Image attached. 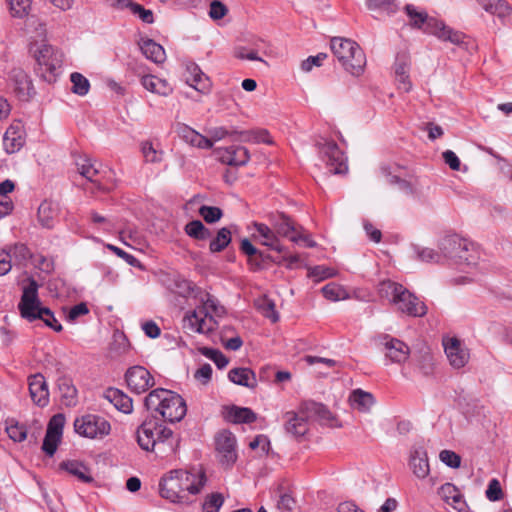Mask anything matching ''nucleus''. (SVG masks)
I'll return each mask as SVG.
<instances>
[{
	"label": "nucleus",
	"mask_w": 512,
	"mask_h": 512,
	"mask_svg": "<svg viewBox=\"0 0 512 512\" xmlns=\"http://www.w3.org/2000/svg\"><path fill=\"white\" fill-rule=\"evenodd\" d=\"M439 249L442 260L450 259L463 269H472L478 264L479 251L475 244L458 235L445 236L439 243Z\"/></svg>",
	"instance_id": "6"
},
{
	"label": "nucleus",
	"mask_w": 512,
	"mask_h": 512,
	"mask_svg": "<svg viewBox=\"0 0 512 512\" xmlns=\"http://www.w3.org/2000/svg\"><path fill=\"white\" fill-rule=\"evenodd\" d=\"M253 226L256 231L253 236L258 239L262 245L267 246L279 253L284 251V247L282 246L272 226L270 227L266 224L257 222H255Z\"/></svg>",
	"instance_id": "23"
},
{
	"label": "nucleus",
	"mask_w": 512,
	"mask_h": 512,
	"mask_svg": "<svg viewBox=\"0 0 512 512\" xmlns=\"http://www.w3.org/2000/svg\"><path fill=\"white\" fill-rule=\"evenodd\" d=\"M319 149L330 173L343 174L347 171L346 159L335 142L327 141L319 144Z\"/></svg>",
	"instance_id": "13"
},
{
	"label": "nucleus",
	"mask_w": 512,
	"mask_h": 512,
	"mask_svg": "<svg viewBox=\"0 0 512 512\" xmlns=\"http://www.w3.org/2000/svg\"><path fill=\"white\" fill-rule=\"evenodd\" d=\"M202 355L212 360L219 369H223L228 365V358L219 350L204 347L200 349Z\"/></svg>",
	"instance_id": "47"
},
{
	"label": "nucleus",
	"mask_w": 512,
	"mask_h": 512,
	"mask_svg": "<svg viewBox=\"0 0 512 512\" xmlns=\"http://www.w3.org/2000/svg\"><path fill=\"white\" fill-rule=\"evenodd\" d=\"M224 503V498L220 493H212L208 495L202 505L204 512H219Z\"/></svg>",
	"instance_id": "49"
},
{
	"label": "nucleus",
	"mask_w": 512,
	"mask_h": 512,
	"mask_svg": "<svg viewBox=\"0 0 512 512\" xmlns=\"http://www.w3.org/2000/svg\"><path fill=\"white\" fill-rule=\"evenodd\" d=\"M61 398L66 406H74L77 402V390L68 379H61L58 383Z\"/></svg>",
	"instance_id": "39"
},
{
	"label": "nucleus",
	"mask_w": 512,
	"mask_h": 512,
	"mask_svg": "<svg viewBox=\"0 0 512 512\" xmlns=\"http://www.w3.org/2000/svg\"><path fill=\"white\" fill-rule=\"evenodd\" d=\"M137 442L146 451L161 456L175 450V440L171 429L156 420H146L137 429Z\"/></svg>",
	"instance_id": "3"
},
{
	"label": "nucleus",
	"mask_w": 512,
	"mask_h": 512,
	"mask_svg": "<svg viewBox=\"0 0 512 512\" xmlns=\"http://www.w3.org/2000/svg\"><path fill=\"white\" fill-rule=\"evenodd\" d=\"M60 467L81 482L90 483L93 481L89 468L81 462L67 461L61 463Z\"/></svg>",
	"instance_id": "36"
},
{
	"label": "nucleus",
	"mask_w": 512,
	"mask_h": 512,
	"mask_svg": "<svg viewBox=\"0 0 512 512\" xmlns=\"http://www.w3.org/2000/svg\"><path fill=\"white\" fill-rule=\"evenodd\" d=\"M379 343L384 347L385 357L392 363L402 364L410 355L409 346L403 341L388 334L379 336Z\"/></svg>",
	"instance_id": "15"
},
{
	"label": "nucleus",
	"mask_w": 512,
	"mask_h": 512,
	"mask_svg": "<svg viewBox=\"0 0 512 512\" xmlns=\"http://www.w3.org/2000/svg\"><path fill=\"white\" fill-rule=\"evenodd\" d=\"M60 440H61V436H56V435H52L50 433H46L44 440H43V444H42V450L48 456H53L57 450Z\"/></svg>",
	"instance_id": "54"
},
{
	"label": "nucleus",
	"mask_w": 512,
	"mask_h": 512,
	"mask_svg": "<svg viewBox=\"0 0 512 512\" xmlns=\"http://www.w3.org/2000/svg\"><path fill=\"white\" fill-rule=\"evenodd\" d=\"M141 84L146 90L161 96H168L173 90L166 80L153 75L143 76Z\"/></svg>",
	"instance_id": "30"
},
{
	"label": "nucleus",
	"mask_w": 512,
	"mask_h": 512,
	"mask_svg": "<svg viewBox=\"0 0 512 512\" xmlns=\"http://www.w3.org/2000/svg\"><path fill=\"white\" fill-rule=\"evenodd\" d=\"M271 225L275 230L277 237H286L292 242L299 243L301 230L287 215L283 213L279 214L272 220Z\"/></svg>",
	"instance_id": "20"
},
{
	"label": "nucleus",
	"mask_w": 512,
	"mask_h": 512,
	"mask_svg": "<svg viewBox=\"0 0 512 512\" xmlns=\"http://www.w3.org/2000/svg\"><path fill=\"white\" fill-rule=\"evenodd\" d=\"M482 8L501 19H505L512 14V8L506 0H477Z\"/></svg>",
	"instance_id": "33"
},
{
	"label": "nucleus",
	"mask_w": 512,
	"mask_h": 512,
	"mask_svg": "<svg viewBox=\"0 0 512 512\" xmlns=\"http://www.w3.org/2000/svg\"><path fill=\"white\" fill-rule=\"evenodd\" d=\"M130 10L144 23L152 24L154 22L153 12L151 10L145 9L142 5L134 2Z\"/></svg>",
	"instance_id": "57"
},
{
	"label": "nucleus",
	"mask_w": 512,
	"mask_h": 512,
	"mask_svg": "<svg viewBox=\"0 0 512 512\" xmlns=\"http://www.w3.org/2000/svg\"><path fill=\"white\" fill-rule=\"evenodd\" d=\"M64 424H65L64 415L56 414L50 419L46 433H50L52 435L62 437Z\"/></svg>",
	"instance_id": "53"
},
{
	"label": "nucleus",
	"mask_w": 512,
	"mask_h": 512,
	"mask_svg": "<svg viewBox=\"0 0 512 512\" xmlns=\"http://www.w3.org/2000/svg\"><path fill=\"white\" fill-rule=\"evenodd\" d=\"M186 70L191 76L190 78H187V82L191 87L201 93H207L210 90V81L197 64H187Z\"/></svg>",
	"instance_id": "26"
},
{
	"label": "nucleus",
	"mask_w": 512,
	"mask_h": 512,
	"mask_svg": "<svg viewBox=\"0 0 512 512\" xmlns=\"http://www.w3.org/2000/svg\"><path fill=\"white\" fill-rule=\"evenodd\" d=\"M367 7L371 11H379L387 15L397 11V5L394 0H367Z\"/></svg>",
	"instance_id": "44"
},
{
	"label": "nucleus",
	"mask_w": 512,
	"mask_h": 512,
	"mask_svg": "<svg viewBox=\"0 0 512 512\" xmlns=\"http://www.w3.org/2000/svg\"><path fill=\"white\" fill-rule=\"evenodd\" d=\"M202 304L187 314L184 319V328L194 333L207 334L212 332L217 325L214 317H220L225 309L213 296L206 294L201 300Z\"/></svg>",
	"instance_id": "5"
},
{
	"label": "nucleus",
	"mask_w": 512,
	"mask_h": 512,
	"mask_svg": "<svg viewBox=\"0 0 512 512\" xmlns=\"http://www.w3.org/2000/svg\"><path fill=\"white\" fill-rule=\"evenodd\" d=\"M237 139L243 142H262L267 144H270L272 142L270 139V135L266 130L242 131L238 133Z\"/></svg>",
	"instance_id": "41"
},
{
	"label": "nucleus",
	"mask_w": 512,
	"mask_h": 512,
	"mask_svg": "<svg viewBox=\"0 0 512 512\" xmlns=\"http://www.w3.org/2000/svg\"><path fill=\"white\" fill-rule=\"evenodd\" d=\"M31 52L42 70L52 76H55L62 66V53L47 43H35L31 47Z\"/></svg>",
	"instance_id": "10"
},
{
	"label": "nucleus",
	"mask_w": 512,
	"mask_h": 512,
	"mask_svg": "<svg viewBox=\"0 0 512 512\" xmlns=\"http://www.w3.org/2000/svg\"><path fill=\"white\" fill-rule=\"evenodd\" d=\"M74 429L80 436L86 438H102L110 433V423L95 414H86L74 421Z\"/></svg>",
	"instance_id": "9"
},
{
	"label": "nucleus",
	"mask_w": 512,
	"mask_h": 512,
	"mask_svg": "<svg viewBox=\"0 0 512 512\" xmlns=\"http://www.w3.org/2000/svg\"><path fill=\"white\" fill-rule=\"evenodd\" d=\"M438 494L447 505L451 506L457 512H469V506L463 494L454 484H443L439 488Z\"/></svg>",
	"instance_id": "19"
},
{
	"label": "nucleus",
	"mask_w": 512,
	"mask_h": 512,
	"mask_svg": "<svg viewBox=\"0 0 512 512\" xmlns=\"http://www.w3.org/2000/svg\"><path fill=\"white\" fill-rule=\"evenodd\" d=\"M220 161L230 166H243L249 159L250 154L243 146H230L218 150Z\"/></svg>",
	"instance_id": "22"
},
{
	"label": "nucleus",
	"mask_w": 512,
	"mask_h": 512,
	"mask_svg": "<svg viewBox=\"0 0 512 512\" xmlns=\"http://www.w3.org/2000/svg\"><path fill=\"white\" fill-rule=\"evenodd\" d=\"M331 50L342 67L353 76H360L366 66V57L362 48L353 40L334 37Z\"/></svg>",
	"instance_id": "7"
},
{
	"label": "nucleus",
	"mask_w": 512,
	"mask_h": 512,
	"mask_svg": "<svg viewBox=\"0 0 512 512\" xmlns=\"http://www.w3.org/2000/svg\"><path fill=\"white\" fill-rule=\"evenodd\" d=\"M295 504L296 501L290 494L283 493L280 495V498L277 502V509L281 512H291L294 509Z\"/></svg>",
	"instance_id": "62"
},
{
	"label": "nucleus",
	"mask_w": 512,
	"mask_h": 512,
	"mask_svg": "<svg viewBox=\"0 0 512 512\" xmlns=\"http://www.w3.org/2000/svg\"><path fill=\"white\" fill-rule=\"evenodd\" d=\"M142 153L146 162L149 163H159L163 159V152L154 148L150 142H144L142 144Z\"/></svg>",
	"instance_id": "50"
},
{
	"label": "nucleus",
	"mask_w": 512,
	"mask_h": 512,
	"mask_svg": "<svg viewBox=\"0 0 512 512\" xmlns=\"http://www.w3.org/2000/svg\"><path fill=\"white\" fill-rule=\"evenodd\" d=\"M440 460L451 468H458L461 464V457L451 451V450H442L439 454Z\"/></svg>",
	"instance_id": "55"
},
{
	"label": "nucleus",
	"mask_w": 512,
	"mask_h": 512,
	"mask_svg": "<svg viewBox=\"0 0 512 512\" xmlns=\"http://www.w3.org/2000/svg\"><path fill=\"white\" fill-rule=\"evenodd\" d=\"M380 173L381 175L386 179V181L392 185H398L399 189L403 191L406 194H414L415 188L414 185L407 181L406 179H403L401 175L395 174L393 167L383 165L380 167Z\"/></svg>",
	"instance_id": "32"
},
{
	"label": "nucleus",
	"mask_w": 512,
	"mask_h": 512,
	"mask_svg": "<svg viewBox=\"0 0 512 512\" xmlns=\"http://www.w3.org/2000/svg\"><path fill=\"white\" fill-rule=\"evenodd\" d=\"M228 378L231 382L245 386L248 388H254L256 386V377L254 372L249 368H234L228 373Z\"/></svg>",
	"instance_id": "34"
},
{
	"label": "nucleus",
	"mask_w": 512,
	"mask_h": 512,
	"mask_svg": "<svg viewBox=\"0 0 512 512\" xmlns=\"http://www.w3.org/2000/svg\"><path fill=\"white\" fill-rule=\"evenodd\" d=\"M327 58L326 53H319L315 56H309L306 60L302 61L301 69L304 72H310L313 67H319L323 61Z\"/></svg>",
	"instance_id": "56"
},
{
	"label": "nucleus",
	"mask_w": 512,
	"mask_h": 512,
	"mask_svg": "<svg viewBox=\"0 0 512 512\" xmlns=\"http://www.w3.org/2000/svg\"><path fill=\"white\" fill-rule=\"evenodd\" d=\"M8 82L17 98L21 101H28L35 94L30 76L19 66L12 67L9 70Z\"/></svg>",
	"instance_id": "11"
},
{
	"label": "nucleus",
	"mask_w": 512,
	"mask_h": 512,
	"mask_svg": "<svg viewBox=\"0 0 512 512\" xmlns=\"http://www.w3.org/2000/svg\"><path fill=\"white\" fill-rule=\"evenodd\" d=\"M216 450L222 464L230 466L237 459L236 438L230 431L223 430L216 436Z\"/></svg>",
	"instance_id": "16"
},
{
	"label": "nucleus",
	"mask_w": 512,
	"mask_h": 512,
	"mask_svg": "<svg viewBox=\"0 0 512 512\" xmlns=\"http://www.w3.org/2000/svg\"><path fill=\"white\" fill-rule=\"evenodd\" d=\"M70 80L72 82V91L75 94L84 96L88 93L90 84L88 79L85 78L82 74L74 72L71 74Z\"/></svg>",
	"instance_id": "45"
},
{
	"label": "nucleus",
	"mask_w": 512,
	"mask_h": 512,
	"mask_svg": "<svg viewBox=\"0 0 512 512\" xmlns=\"http://www.w3.org/2000/svg\"><path fill=\"white\" fill-rule=\"evenodd\" d=\"M29 392L31 399L38 406L44 407L48 404V387L45 378L41 374H36L29 378Z\"/></svg>",
	"instance_id": "24"
},
{
	"label": "nucleus",
	"mask_w": 512,
	"mask_h": 512,
	"mask_svg": "<svg viewBox=\"0 0 512 512\" xmlns=\"http://www.w3.org/2000/svg\"><path fill=\"white\" fill-rule=\"evenodd\" d=\"M414 257L426 263H440L442 261L441 251L437 252L431 248L414 245L412 247Z\"/></svg>",
	"instance_id": "38"
},
{
	"label": "nucleus",
	"mask_w": 512,
	"mask_h": 512,
	"mask_svg": "<svg viewBox=\"0 0 512 512\" xmlns=\"http://www.w3.org/2000/svg\"><path fill=\"white\" fill-rule=\"evenodd\" d=\"M48 327L53 329L56 332H60L62 330V325L55 318L53 312L49 308H43L40 311V314L37 315Z\"/></svg>",
	"instance_id": "51"
},
{
	"label": "nucleus",
	"mask_w": 512,
	"mask_h": 512,
	"mask_svg": "<svg viewBox=\"0 0 512 512\" xmlns=\"http://www.w3.org/2000/svg\"><path fill=\"white\" fill-rule=\"evenodd\" d=\"M409 465L413 474L419 479L426 478L430 472L427 453L423 448L413 450Z\"/></svg>",
	"instance_id": "25"
},
{
	"label": "nucleus",
	"mask_w": 512,
	"mask_h": 512,
	"mask_svg": "<svg viewBox=\"0 0 512 512\" xmlns=\"http://www.w3.org/2000/svg\"><path fill=\"white\" fill-rule=\"evenodd\" d=\"M323 296L330 301H340L348 297L347 291L336 283H328L322 288Z\"/></svg>",
	"instance_id": "43"
},
{
	"label": "nucleus",
	"mask_w": 512,
	"mask_h": 512,
	"mask_svg": "<svg viewBox=\"0 0 512 512\" xmlns=\"http://www.w3.org/2000/svg\"><path fill=\"white\" fill-rule=\"evenodd\" d=\"M486 497L490 501H499L503 497L502 488L497 479L490 480L488 488L486 490Z\"/></svg>",
	"instance_id": "58"
},
{
	"label": "nucleus",
	"mask_w": 512,
	"mask_h": 512,
	"mask_svg": "<svg viewBox=\"0 0 512 512\" xmlns=\"http://www.w3.org/2000/svg\"><path fill=\"white\" fill-rule=\"evenodd\" d=\"M378 294L393 304L397 311L410 317H423L427 313V306L403 285L385 280L378 285Z\"/></svg>",
	"instance_id": "4"
},
{
	"label": "nucleus",
	"mask_w": 512,
	"mask_h": 512,
	"mask_svg": "<svg viewBox=\"0 0 512 512\" xmlns=\"http://www.w3.org/2000/svg\"><path fill=\"white\" fill-rule=\"evenodd\" d=\"M302 407L306 415H298L294 412H287L285 414L286 431L295 437H301L308 431L307 418L314 415L325 418L328 413L322 404L316 402H305Z\"/></svg>",
	"instance_id": "8"
},
{
	"label": "nucleus",
	"mask_w": 512,
	"mask_h": 512,
	"mask_svg": "<svg viewBox=\"0 0 512 512\" xmlns=\"http://www.w3.org/2000/svg\"><path fill=\"white\" fill-rule=\"evenodd\" d=\"M25 144V130L21 120L11 122L3 136V147L8 154L18 152Z\"/></svg>",
	"instance_id": "17"
},
{
	"label": "nucleus",
	"mask_w": 512,
	"mask_h": 512,
	"mask_svg": "<svg viewBox=\"0 0 512 512\" xmlns=\"http://www.w3.org/2000/svg\"><path fill=\"white\" fill-rule=\"evenodd\" d=\"M228 419L233 423H252L256 414L250 408L233 406L228 412Z\"/></svg>",
	"instance_id": "37"
},
{
	"label": "nucleus",
	"mask_w": 512,
	"mask_h": 512,
	"mask_svg": "<svg viewBox=\"0 0 512 512\" xmlns=\"http://www.w3.org/2000/svg\"><path fill=\"white\" fill-rule=\"evenodd\" d=\"M227 7L220 1L214 0L210 4L209 16L214 20H220L227 14Z\"/></svg>",
	"instance_id": "61"
},
{
	"label": "nucleus",
	"mask_w": 512,
	"mask_h": 512,
	"mask_svg": "<svg viewBox=\"0 0 512 512\" xmlns=\"http://www.w3.org/2000/svg\"><path fill=\"white\" fill-rule=\"evenodd\" d=\"M212 377V367L210 364H203L194 373V378L202 385H207Z\"/></svg>",
	"instance_id": "60"
},
{
	"label": "nucleus",
	"mask_w": 512,
	"mask_h": 512,
	"mask_svg": "<svg viewBox=\"0 0 512 512\" xmlns=\"http://www.w3.org/2000/svg\"><path fill=\"white\" fill-rule=\"evenodd\" d=\"M185 232L190 236L198 240H206L210 238L211 233L208 228L200 220H193L186 224Z\"/></svg>",
	"instance_id": "40"
},
{
	"label": "nucleus",
	"mask_w": 512,
	"mask_h": 512,
	"mask_svg": "<svg viewBox=\"0 0 512 512\" xmlns=\"http://www.w3.org/2000/svg\"><path fill=\"white\" fill-rule=\"evenodd\" d=\"M335 275V270L324 266H316L311 269L310 276L316 278L318 281L330 278Z\"/></svg>",
	"instance_id": "63"
},
{
	"label": "nucleus",
	"mask_w": 512,
	"mask_h": 512,
	"mask_svg": "<svg viewBox=\"0 0 512 512\" xmlns=\"http://www.w3.org/2000/svg\"><path fill=\"white\" fill-rule=\"evenodd\" d=\"M405 10L413 25L416 27H420L427 20V14L417 11L413 5H406Z\"/></svg>",
	"instance_id": "59"
},
{
	"label": "nucleus",
	"mask_w": 512,
	"mask_h": 512,
	"mask_svg": "<svg viewBox=\"0 0 512 512\" xmlns=\"http://www.w3.org/2000/svg\"><path fill=\"white\" fill-rule=\"evenodd\" d=\"M6 432L10 439L15 442H22L27 437V429L24 425L15 423L7 426Z\"/></svg>",
	"instance_id": "52"
},
{
	"label": "nucleus",
	"mask_w": 512,
	"mask_h": 512,
	"mask_svg": "<svg viewBox=\"0 0 512 512\" xmlns=\"http://www.w3.org/2000/svg\"><path fill=\"white\" fill-rule=\"evenodd\" d=\"M79 173L90 182L94 183L99 190H109L110 186L104 181L103 171L95 167L91 159L81 158L77 162Z\"/></svg>",
	"instance_id": "21"
},
{
	"label": "nucleus",
	"mask_w": 512,
	"mask_h": 512,
	"mask_svg": "<svg viewBox=\"0 0 512 512\" xmlns=\"http://www.w3.org/2000/svg\"><path fill=\"white\" fill-rule=\"evenodd\" d=\"M349 400L352 407L361 412H368L375 403L374 396L362 389L353 390Z\"/></svg>",
	"instance_id": "35"
},
{
	"label": "nucleus",
	"mask_w": 512,
	"mask_h": 512,
	"mask_svg": "<svg viewBox=\"0 0 512 512\" xmlns=\"http://www.w3.org/2000/svg\"><path fill=\"white\" fill-rule=\"evenodd\" d=\"M444 350L449 363L454 368L464 367L469 360V353L467 349L462 347L460 340L457 338H444L443 339Z\"/></svg>",
	"instance_id": "18"
},
{
	"label": "nucleus",
	"mask_w": 512,
	"mask_h": 512,
	"mask_svg": "<svg viewBox=\"0 0 512 512\" xmlns=\"http://www.w3.org/2000/svg\"><path fill=\"white\" fill-rule=\"evenodd\" d=\"M144 405L153 417L159 415L164 421H181L187 412L184 399L177 393L158 388L152 390L144 400Z\"/></svg>",
	"instance_id": "2"
},
{
	"label": "nucleus",
	"mask_w": 512,
	"mask_h": 512,
	"mask_svg": "<svg viewBox=\"0 0 512 512\" xmlns=\"http://www.w3.org/2000/svg\"><path fill=\"white\" fill-rule=\"evenodd\" d=\"M432 33L443 41H449L453 44H461L464 39V34L455 31L452 28L446 26L443 22L433 21Z\"/></svg>",
	"instance_id": "31"
},
{
	"label": "nucleus",
	"mask_w": 512,
	"mask_h": 512,
	"mask_svg": "<svg viewBox=\"0 0 512 512\" xmlns=\"http://www.w3.org/2000/svg\"><path fill=\"white\" fill-rule=\"evenodd\" d=\"M199 214L205 222L215 223L221 219L223 212L219 207L202 205Z\"/></svg>",
	"instance_id": "48"
},
{
	"label": "nucleus",
	"mask_w": 512,
	"mask_h": 512,
	"mask_svg": "<svg viewBox=\"0 0 512 512\" xmlns=\"http://www.w3.org/2000/svg\"><path fill=\"white\" fill-rule=\"evenodd\" d=\"M13 17L23 18L31 7V0H7Z\"/></svg>",
	"instance_id": "46"
},
{
	"label": "nucleus",
	"mask_w": 512,
	"mask_h": 512,
	"mask_svg": "<svg viewBox=\"0 0 512 512\" xmlns=\"http://www.w3.org/2000/svg\"><path fill=\"white\" fill-rule=\"evenodd\" d=\"M140 49L144 56L155 62V63H163L166 59V53L164 48L156 43L152 39H142L139 42Z\"/></svg>",
	"instance_id": "28"
},
{
	"label": "nucleus",
	"mask_w": 512,
	"mask_h": 512,
	"mask_svg": "<svg viewBox=\"0 0 512 512\" xmlns=\"http://www.w3.org/2000/svg\"><path fill=\"white\" fill-rule=\"evenodd\" d=\"M37 291L38 285L32 280L28 286L24 287L21 300L18 304L21 316L30 322L38 319L39 317L37 315L40 314L41 309L44 308L41 306L38 299Z\"/></svg>",
	"instance_id": "12"
},
{
	"label": "nucleus",
	"mask_w": 512,
	"mask_h": 512,
	"mask_svg": "<svg viewBox=\"0 0 512 512\" xmlns=\"http://www.w3.org/2000/svg\"><path fill=\"white\" fill-rule=\"evenodd\" d=\"M38 221L44 228H52L58 217V207L50 201H43L38 208Z\"/></svg>",
	"instance_id": "29"
},
{
	"label": "nucleus",
	"mask_w": 512,
	"mask_h": 512,
	"mask_svg": "<svg viewBox=\"0 0 512 512\" xmlns=\"http://www.w3.org/2000/svg\"><path fill=\"white\" fill-rule=\"evenodd\" d=\"M105 398L111 402L116 409L123 413H131L133 409L132 399L116 388H109L105 391Z\"/></svg>",
	"instance_id": "27"
},
{
	"label": "nucleus",
	"mask_w": 512,
	"mask_h": 512,
	"mask_svg": "<svg viewBox=\"0 0 512 512\" xmlns=\"http://www.w3.org/2000/svg\"><path fill=\"white\" fill-rule=\"evenodd\" d=\"M204 483L205 476L202 473L174 470L161 479L159 491L163 498L180 503L186 501L188 495L198 494Z\"/></svg>",
	"instance_id": "1"
},
{
	"label": "nucleus",
	"mask_w": 512,
	"mask_h": 512,
	"mask_svg": "<svg viewBox=\"0 0 512 512\" xmlns=\"http://www.w3.org/2000/svg\"><path fill=\"white\" fill-rule=\"evenodd\" d=\"M125 379L130 390L137 394L144 393L155 385L151 373L139 365L130 367L125 374Z\"/></svg>",
	"instance_id": "14"
},
{
	"label": "nucleus",
	"mask_w": 512,
	"mask_h": 512,
	"mask_svg": "<svg viewBox=\"0 0 512 512\" xmlns=\"http://www.w3.org/2000/svg\"><path fill=\"white\" fill-rule=\"evenodd\" d=\"M89 309L85 303H79L75 306H73L68 314H67V320L69 322H74L79 318L80 316L88 314Z\"/></svg>",
	"instance_id": "64"
},
{
	"label": "nucleus",
	"mask_w": 512,
	"mask_h": 512,
	"mask_svg": "<svg viewBox=\"0 0 512 512\" xmlns=\"http://www.w3.org/2000/svg\"><path fill=\"white\" fill-rule=\"evenodd\" d=\"M231 242V232L228 228H221L216 237L210 242L211 252H220Z\"/></svg>",
	"instance_id": "42"
}]
</instances>
